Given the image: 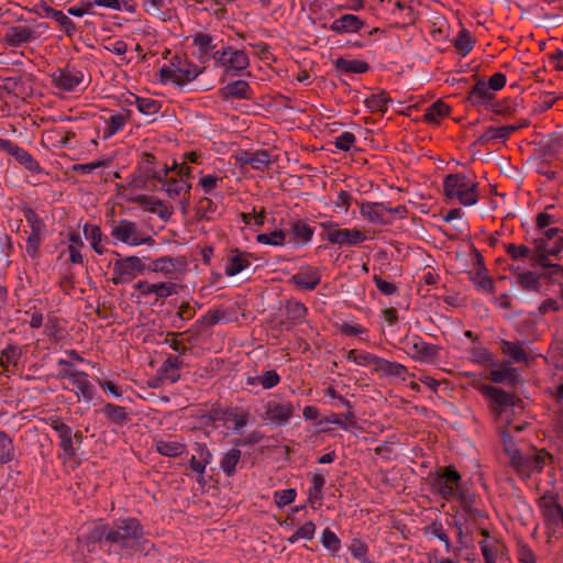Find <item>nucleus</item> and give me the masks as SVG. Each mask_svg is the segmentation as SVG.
Returning <instances> with one entry per match:
<instances>
[{
    "mask_svg": "<svg viewBox=\"0 0 563 563\" xmlns=\"http://www.w3.org/2000/svg\"><path fill=\"white\" fill-rule=\"evenodd\" d=\"M545 522L553 528L562 525L563 527V507L556 501H550L544 505L542 510Z\"/></svg>",
    "mask_w": 563,
    "mask_h": 563,
    "instance_id": "nucleus-31",
    "label": "nucleus"
},
{
    "mask_svg": "<svg viewBox=\"0 0 563 563\" xmlns=\"http://www.w3.org/2000/svg\"><path fill=\"white\" fill-rule=\"evenodd\" d=\"M443 192L449 199H455L465 207L478 201V184L463 173L450 174L443 180Z\"/></svg>",
    "mask_w": 563,
    "mask_h": 563,
    "instance_id": "nucleus-1",
    "label": "nucleus"
},
{
    "mask_svg": "<svg viewBox=\"0 0 563 563\" xmlns=\"http://www.w3.org/2000/svg\"><path fill=\"white\" fill-rule=\"evenodd\" d=\"M241 459V451L239 449H231L223 454L220 461V467L227 476H232L236 472V465Z\"/></svg>",
    "mask_w": 563,
    "mask_h": 563,
    "instance_id": "nucleus-37",
    "label": "nucleus"
},
{
    "mask_svg": "<svg viewBox=\"0 0 563 563\" xmlns=\"http://www.w3.org/2000/svg\"><path fill=\"white\" fill-rule=\"evenodd\" d=\"M448 112L449 107L442 101H437L426 110L424 117L427 121L437 122L439 118L446 115Z\"/></svg>",
    "mask_w": 563,
    "mask_h": 563,
    "instance_id": "nucleus-49",
    "label": "nucleus"
},
{
    "mask_svg": "<svg viewBox=\"0 0 563 563\" xmlns=\"http://www.w3.org/2000/svg\"><path fill=\"white\" fill-rule=\"evenodd\" d=\"M346 360L349 362H354L360 366H371L373 367V372H375L377 363L379 362V356L365 351L350 350L347 352Z\"/></svg>",
    "mask_w": 563,
    "mask_h": 563,
    "instance_id": "nucleus-32",
    "label": "nucleus"
},
{
    "mask_svg": "<svg viewBox=\"0 0 563 563\" xmlns=\"http://www.w3.org/2000/svg\"><path fill=\"white\" fill-rule=\"evenodd\" d=\"M22 352L21 349L15 344H8L0 353V367L2 372L7 371L9 366H16Z\"/></svg>",
    "mask_w": 563,
    "mask_h": 563,
    "instance_id": "nucleus-34",
    "label": "nucleus"
},
{
    "mask_svg": "<svg viewBox=\"0 0 563 563\" xmlns=\"http://www.w3.org/2000/svg\"><path fill=\"white\" fill-rule=\"evenodd\" d=\"M321 543L332 554L338 553L340 551V549H341V541H340V539L329 528H325L322 531Z\"/></svg>",
    "mask_w": 563,
    "mask_h": 563,
    "instance_id": "nucleus-47",
    "label": "nucleus"
},
{
    "mask_svg": "<svg viewBox=\"0 0 563 563\" xmlns=\"http://www.w3.org/2000/svg\"><path fill=\"white\" fill-rule=\"evenodd\" d=\"M519 130V126H515V124H508L503 126H489L486 131L478 137L479 143L485 144L493 141H501L505 142L514 132Z\"/></svg>",
    "mask_w": 563,
    "mask_h": 563,
    "instance_id": "nucleus-23",
    "label": "nucleus"
},
{
    "mask_svg": "<svg viewBox=\"0 0 563 563\" xmlns=\"http://www.w3.org/2000/svg\"><path fill=\"white\" fill-rule=\"evenodd\" d=\"M44 12L46 16L54 19L68 36L73 35L75 32V23L70 18L64 14L63 11L55 10L51 7H45Z\"/></svg>",
    "mask_w": 563,
    "mask_h": 563,
    "instance_id": "nucleus-36",
    "label": "nucleus"
},
{
    "mask_svg": "<svg viewBox=\"0 0 563 563\" xmlns=\"http://www.w3.org/2000/svg\"><path fill=\"white\" fill-rule=\"evenodd\" d=\"M482 393L490 400V409L497 419L504 416L509 418L514 413L516 400L506 390L487 385L482 388Z\"/></svg>",
    "mask_w": 563,
    "mask_h": 563,
    "instance_id": "nucleus-6",
    "label": "nucleus"
},
{
    "mask_svg": "<svg viewBox=\"0 0 563 563\" xmlns=\"http://www.w3.org/2000/svg\"><path fill=\"white\" fill-rule=\"evenodd\" d=\"M143 537V527L135 518L115 520L108 533V544L132 550Z\"/></svg>",
    "mask_w": 563,
    "mask_h": 563,
    "instance_id": "nucleus-2",
    "label": "nucleus"
},
{
    "mask_svg": "<svg viewBox=\"0 0 563 563\" xmlns=\"http://www.w3.org/2000/svg\"><path fill=\"white\" fill-rule=\"evenodd\" d=\"M129 120V112L112 113L106 119V128L103 130V139L107 140L121 131Z\"/></svg>",
    "mask_w": 563,
    "mask_h": 563,
    "instance_id": "nucleus-29",
    "label": "nucleus"
},
{
    "mask_svg": "<svg viewBox=\"0 0 563 563\" xmlns=\"http://www.w3.org/2000/svg\"><path fill=\"white\" fill-rule=\"evenodd\" d=\"M195 45L199 48L201 54H208L214 48L212 37L208 34L199 33L194 38Z\"/></svg>",
    "mask_w": 563,
    "mask_h": 563,
    "instance_id": "nucleus-60",
    "label": "nucleus"
},
{
    "mask_svg": "<svg viewBox=\"0 0 563 563\" xmlns=\"http://www.w3.org/2000/svg\"><path fill=\"white\" fill-rule=\"evenodd\" d=\"M473 45L474 40L470 32H467L466 30L460 31L456 38L454 40V46L456 51L463 56L471 52Z\"/></svg>",
    "mask_w": 563,
    "mask_h": 563,
    "instance_id": "nucleus-45",
    "label": "nucleus"
},
{
    "mask_svg": "<svg viewBox=\"0 0 563 563\" xmlns=\"http://www.w3.org/2000/svg\"><path fill=\"white\" fill-rule=\"evenodd\" d=\"M228 60H229L228 66L234 70H243L250 64L249 56L244 51L233 49L232 47H230V54H229Z\"/></svg>",
    "mask_w": 563,
    "mask_h": 563,
    "instance_id": "nucleus-44",
    "label": "nucleus"
},
{
    "mask_svg": "<svg viewBox=\"0 0 563 563\" xmlns=\"http://www.w3.org/2000/svg\"><path fill=\"white\" fill-rule=\"evenodd\" d=\"M506 252L512 260L526 258L530 255V250L526 245L506 244Z\"/></svg>",
    "mask_w": 563,
    "mask_h": 563,
    "instance_id": "nucleus-63",
    "label": "nucleus"
},
{
    "mask_svg": "<svg viewBox=\"0 0 563 563\" xmlns=\"http://www.w3.org/2000/svg\"><path fill=\"white\" fill-rule=\"evenodd\" d=\"M279 382H280V376L274 369L266 371L265 373L260 375V385L264 389H271V388L277 386L279 384Z\"/></svg>",
    "mask_w": 563,
    "mask_h": 563,
    "instance_id": "nucleus-58",
    "label": "nucleus"
},
{
    "mask_svg": "<svg viewBox=\"0 0 563 563\" xmlns=\"http://www.w3.org/2000/svg\"><path fill=\"white\" fill-rule=\"evenodd\" d=\"M145 269L147 266L137 256L119 258L113 263V283H129Z\"/></svg>",
    "mask_w": 563,
    "mask_h": 563,
    "instance_id": "nucleus-7",
    "label": "nucleus"
},
{
    "mask_svg": "<svg viewBox=\"0 0 563 563\" xmlns=\"http://www.w3.org/2000/svg\"><path fill=\"white\" fill-rule=\"evenodd\" d=\"M320 282L321 275L318 268L311 266L301 267L289 279V283L294 284L297 288L309 291L316 289Z\"/></svg>",
    "mask_w": 563,
    "mask_h": 563,
    "instance_id": "nucleus-13",
    "label": "nucleus"
},
{
    "mask_svg": "<svg viewBox=\"0 0 563 563\" xmlns=\"http://www.w3.org/2000/svg\"><path fill=\"white\" fill-rule=\"evenodd\" d=\"M70 383L74 388L71 389L77 396L78 400L82 399L87 402L91 401L95 394V388L89 380V376L86 372L78 371L77 374L71 378Z\"/></svg>",
    "mask_w": 563,
    "mask_h": 563,
    "instance_id": "nucleus-17",
    "label": "nucleus"
},
{
    "mask_svg": "<svg viewBox=\"0 0 563 563\" xmlns=\"http://www.w3.org/2000/svg\"><path fill=\"white\" fill-rule=\"evenodd\" d=\"M375 373H379L383 376L397 377L405 380L406 376L408 375V369L400 363L379 357Z\"/></svg>",
    "mask_w": 563,
    "mask_h": 563,
    "instance_id": "nucleus-26",
    "label": "nucleus"
},
{
    "mask_svg": "<svg viewBox=\"0 0 563 563\" xmlns=\"http://www.w3.org/2000/svg\"><path fill=\"white\" fill-rule=\"evenodd\" d=\"M159 183L166 195L172 199H178L183 212H186L189 206L191 184L184 178L168 177V175Z\"/></svg>",
    "mask_w": 563,
    "mask_h": 563,
    "instance_id": "nucleus-9",
    "label": "nucleus"
},
{
    "mask_svg": "<svg viewBox=\"0 0 563 563\" xmlns=\"http://www.w3.org/2000/svg\"><path fill=\"white\" fill-rule=\"evenodd\" d=\"M147 269L154 273H161L164 277L173 279L184 271V263L176 257L163 256L152 261Z\"/></svg>",
    "mask_w": 563,
    "mask_h": 563,
    "instance_id": "nucleus-11",
    "label": "nucleus"
},
{
    "mask_svg": "<svg viewBox=\"0 0 563 563\" xmlns=\"http://www.w3.org/2000/svg\"><path fill=\"white\" fill-rule=\"evenodd\" d=\"M177 289H178V286L176 284L163 282V283L155 284V292L154 294L156 295V297L158 299L167 298L172 295L177 294Z\"/></svg>",
    "mask_w": 563,
    "mask_h": 563,
    "instance_id": "nucleus-61",
    "label": "nucleus"
},
{
    "mask_svg": "<svg viewBox=\"0 0 563 563\" xmlns=\"http://www.w3.org/2000/svg\"><path fill=\"white\" fill-rule=\"evenodd\" d=\"M249 266L247 254L234 251L227 260L224 272L228 276H235Z\"/></svg>",
    "mask_w": 563,
    "mask_h": 563,
    "instance_id": "nucleus-28",
    "label": "nucleus"
},
{
    "mask_svg": "<svg viewBox=\"0 0 563 563\" xmlns=\"http://www.w3.org/2000/svg\"><path fill=\"white\" fill-rule=\"evenodd\" d=\"M333 65L340 74H364L369 69V65L366 62L345 57L336 58L333 60Z\"/></svg>",
    "mask_w": 563,
    "mask_h": 563,
    "instance_id": "nucleus-24",
    "label": "nucleus"
},
{
    "mask_svg": "<svg viewBox=\"0 0 563 563\" xmlns=\"http://www.w3.org/2000/svg\"><path fill=\"white\" fill-rule=\"evenodd\" d=\"M538 251L545 252L548 254L558 255L560 252L563 251V236H558L553 242L550 243L545 242H538Z\"/></svg>",
    "mask_w": 563,
    "mask_h": 563,
    "instance_id": "nucleus-53",
    "label": "nucleus"
},
{
    "mask_svg": "<svg viewBox=\"0 0 563 563\" xmlns=\"http://www.w3.org/2000/svg\"><path fill=\"white\" fill-rule=\"evenodd\" d=\"M111 236L117 241L129 246H137L142 244L151 245L154 240L150 235H145L139 225L130 220H119L111 227Z\"/></svg>",
    "mask_w": 563,
    "mask_h": 563,
    "instance_id": "nucleus-4",
    "label": "nucleus"
},
{
    "mask_svg": "<svg viewBox=\"0 0 563 563\" xmlns=\"http://www.w3.org/2000/svg\"><path fill=\"white\" fill-rule=\"evenodd\" d=\"M201 456H202V460H198V459H196V456H191V459L189 461L191 471H194L198 474L205 473L206 466H207V464L210 463V460H211V454L208 450H202Z\"/></svg>",
    "mask_w": 563,
    "mask_h": 563,
    "instance_id": "nucleus-56",
    "label": "nucleus"
},
{
    "mask_svg": "<svg viewBox=\"0 0 563 563\" xmlns=\"http://www.w3.org/2000/svg\"><path fill=\"white\" fill-rule=\"evenodd\" d=\"M14 460V445L12 439L0 431V464H7Z\"/></svg>",
    "mask_w": 563,
    "mask_h": 563,
    "instance_id": "nucleus-39",
    "label": "nucleus"
},
{
    "mask_svg": "<svg viewBox=\"0 0 563 563\" xmlns=\"http://www.w3.org/2000/svg\"><path fill=\"white\" fill-rule=\"evenodd\" d=\"M156 157L150 153L142 154V161L140 163V168L143 172L146 178L155 179L157 181H163L166 176L169 174L170 168L163 164L161 168L156 167Z\"/></svg>",
    "mask_w": 563,
    "mask_h": 563,
    "instance_id": "nucleus-16",
    "label": "nucleus"
},
{
    "mask_svg": "<svg viewBox=\"0 0 563 563\" xmlns=\"http://www.w3.org/2000/svg\"><path fill=\"white\" fill-rule=\"evenodd\" d=\"M133 103L135 104L136 109L145 115L156 114L162 107L158 100L136 96L134 97Z\"/></svg>",
    "mask_w": 563,
    "mask_h": 563,
    "instance_id": "nucleus-41",
    "label": "nucleus"
},
{
    "mask_svg": "<svg viewBox=\"0 0 563 563\" xmlns=\"http://www.w3.org/2000/svg\"><path fill=\"white\" fill-rule=\"evenodd\" d=\"M224 311L221 309L208 310L197 322L196 324H201L206 327H213L220 322L221 319L224 318Z\"/></svg>",
    "mask_w": 563,
    "mask_h": 563,
    "instance_id": "nucleus-51",
    "label": "nucleus"
},
{
    "mask_svg": "<svg viewBox=\"0 0 563 563\" xmlns=\"http://www.w3.org/2000/svg\"><path fill=\"white\" fill-rule=\"evenodd\" d=\"M323 238L333 244L357 245L366 240L365 234L358 229H341L336 223L327 221L321 224Z\"/></svg>",
    "mask_w": 563,
    "mask_h": 563,
    "instance_id": "nucleus-5",
    "label": "nucleus"
},
{
    "mask_svg": "<svg viewBox=\"0 0 563 563\" xmlns=\"http://www.w3.org/2000/svg\"><path fill=\"white\" fill-rule=\"evenodd\" d=\"M170 65L177 71L181 85L196 79L201 73V69L197 65L179 56H174L172 58Z\"/></svg>",
    "mask_w": 563,
    "mask_h": 563,
    "instance_id": "nucleus-18",
    "label": "nucleus"
},
{
    "mask_svg": "<svg viewBox=\"0 0 563 563\" xmlns=\"http://www.w3.org/2000/svg\"><path fill=\"white\" fill-rule=\"evenodd\" d=\"M43 235L42 233L31 232L27 236L25 251L30 257L35 258L37 256Z\"/></svg>",
    "mask_w": 563,
    "mask_h": 563,
    "instance_id": "nucleus-52",
    "label": "nucleus"
},
{
    "mask_svg": "<svg viewBox=\"0 0 563 563\" xmlns=\"http://www.w3.org/2000/svg\"><path fill=\"white\" fill-rule=\"evenodd\" d=\"M324 422L336 424L343 430H350L356 426L355 416L351 410L343 415L331 413Z\"/></svg>",
    "mask_w": 563,
    "mask_h": 563,
    "instance_id": "nucleus-42",
    "label": "nucleus"
},
{
    "mask_svg": "<svg viewBox=\"0 0 563 563\" xmlns=\"http://www.w3.org/2000/svg\"><path fill=\"white\" fill-rule=\"evenodd\" d=\"M296 496H297L296 489L288 488V489L275 492L274 499H275L276 505L279 508H282V507H285V506L291 504L295 500Z\"/></svg>",
    "mask_w": 563,
    "mask_h": 563,
    "instance_id": "nucleus-55",
    "label": "nucleus"
},
{
    "mask_svg": "<svg viewBox=\"0 0 563 563\" xmlns=\"http://www.w3.org/2000/svg\"><path fill=\"white\" fill-rule=\"evenodd\" d=\"M84 74L75 68L58 69L52 75L53 84L65 91H74L82 81Z\"/></svg>",
    "mask_w": 563,
    "mask_h": 563,
    "instance_id": "nucleus-12",
    "label": "nucleus"
},
{
    "mask_svg": "<svg viewBox=\"0 0 563 563\" xmlns=\"http://www.w3.org/2000/svg\"><path fill=\"white\" fill-rule=\"evenodd\" d=\"M292 233L295 238L300 239L301 241H309L312 238L313 231L312 229L302 221H297L291 227Z\"/></svg>",
    "mask_w": 563,
    "mask_h": 563,
    "instance_id": "nucleus-57",
    "label": "nucleus"
},
{
    "mask_svg": "<svg viewBox=\"0 0 563 563\" xmlns=\"http://www.w3.org/2000/svg\"><path fill=\"white\" fill-rule=\"evenodd\" d=\"M550 454L543 451L534 454L533 456L528 457V467L530 471L540 472L548 459H550Z\"/></svg>",
    "mask_w": 563,
    "mask_h": 563,
    "instance_id": "nucleus-59",
    "label": "nucleus"
},
{
    "mask_svg": "<svg viewBox=\"0 0 563 563\" xmlns=\"http://www.w3.org/2000/svg\"><path fill=\"white\" fill-rule=\"evenodd\" d=\"M295 411L290 401L268 400L264 405L262 419L273 426H285L289 422Z\"/></svg>",
    "mask_w": 563,
    "mask_h": 563,
    "instance_id": "nucleus-8",
    "label": "nucleus"
},
{
    "mask_svg": "<svg viewBox=\"0 0 563 563\" xmlns=\"http://www.w3.org/2000/svg\"><path fill=\"white\" fill-rule=\"evenodd\" d=\"M360 211L373 224H388L393 221V217H387V206L383 202H364Z\"/></svg>",
    "mask_w": 563,
    "mask_h": 563,
    "instance_id": "nucleus-14",
    "label": "nucleus"
},
{
    "mask_svg": "<svg viewBox=\"0 0 563 563\" xmlns=\"http://www.w3.org/2000/svg\"><path fill=\"white\" fill-rule=\"evenodd\" d=\"M461 475L453 466H446L437 473L431 481L432 493L440 495L445 500H465L466 489L461 484Z\"/></svg>",
    "mask_w": 563,
    "mask_h": 563,
    "instance_id": "nucleus-3",
    "label": "nucleus"
},
{
    "mask_svg": "<svg viewBox=\"0 0 563 563\" xmlns=\"http://www.w3.org/2000/svg\"><path fill=\"white\" fill-rule=\"evenodd\" d=\"M104 417L114 424L123 426L129 420V412L125 407L108 402L103 406Z\"/></svg>",
    "mask_w": 563,
    "mask_h": 563,
    "instance_id": "nucleus-30",
    "label": "nucleus"
},
{
    "mask_svg": "<svg viewBox=\"0 0 563 563\" xmlns=\"http://www.w3.org/2000/svg\"><path fill=\"white\" fill-rule=\"evenodd\" d=\"M23 216L31 228V232L45 233L46 225L43 219L30 207L22 209Z\"/></svg>",
    "mask_w": 563,
    "mask_h": 563,
    "instance_id": "nucleus-43",
    "label": "nucleus"
},
{
    "mask_svg": "<svg viewBox=\"0 0 563 563\" xmlns=\"http://www.w3.org/2000/svg\"><path fill=\"white\" fill-rule=\"evenodd\" d=\"M389 102L390 98L388 97L386 91L373 93L369 97H367L364 101L366 108L369 109L372 112H386Z\"/></svg>",
    "mask_w": 563,
    "mask_h": 563,
    "instance_id": "nucleus-38",
    "label": "nucleus"
},
{
    "mask_svg": "<svg viewBox=\"0 0 563 563\" xmlns=\"http://www.w3.org/2000/svg\"><path fill=\"white\" fill-rule=\"evenodd\" d=\"M503 353L509 356L515 363H527L529 360L528 353L519 344L509 341H501Z\"/></svg>",
    "mask_w": 563,
    "mask_h": 563,
    "instance_id": "nucleus-35",
    "label": "nucleus"
},
{
    "mask_svg": "<svg viewBox=\"0 0 563 563\" xmlns=\"http://www.w3.org/2000/svg\"><path fill=\"white\" fill-rule=\"evenodd\" d=\"M517 283L527 290L538 291L540 289L539 277L532 272H522L517 274Z\"/></svg>",
    "mask_w": 563,
    "mask_h": 563,
    "instance_id": "nucleus-46",
    "label": "nucleus"
},
{
    "mask_svg": "<svg viewBox=\"0 0 563 563\" xmlns=\"http://www.w3.org/2000/svg\"><path fill=\"white\" fill-rule=\"evenodd\" d=\"M86 239L90 242L91 247H96V244H100L102 241V233L99 227L86 224L84 228Z\"/></svg>",
    "mask_w": 563,
    "mask_h": 563,
    "instance_id": "nucleus-62",
    "label": "nucleus"
},
{
    "mask_svg": "<svg viewBox=\"0 0 563 563\" xmlns=\"http://www.w3.org/2000/svg\"><path fill=\"white\" fill-rule=\"evenodd\" d=\"M271 165V157L267 151L261 150L252 153L251 166L257 170H265Z\"/></svg>",
    "mask_w": 563,
    "mask_h": 563,
    "instance_id": "nucleus-50",
    "label": "nucleus"
},
{
    "mask_svg": "<svg viewBox=\"0 0 563 563\" xmlns=\"http://www.w3.org/2000/svg\"><path fill=\"white\" fill-rule=\"evenodd\" d=\"M494 97L495 93L489 90L487 82L479 79L467 93L466 100L472 106L477 107L487 104Z\"/></svg>",
    "mask_w": 563,
    "mask_h": 563,
    "instance_id": "nucleus-21",
    "label": "nucleus"
},
{
    "mask_svg": "<svg viewBox=\"0 0 563 563\" xmlns=\"http://www.w3.org/2000/svg\"><path fill=\"white\" fill-rule=\"evenodd\" d=\"M34 38V32L25 26H12L5 33L4 41L11 47H19Z\"/></svg>",
    "mask_w": 563,
    "mask_h": 563,
    "instance_id": "nucleus-25",
    "label": "nucleus"
},
{
    "mask_svg": "<svg viewBox=\"0 0 563 563\" xmlns=\"http://www.w3.org/2000/svg\"><path fill=\"white\" fill-rule=\"evenodd\" d=\"M154 446L159 454L168 457L180 456L186 451V445L183 442L176 440L169 441L156 439L154 440Z\"/></svg>",
    "mask_w": 563,
    "mask_h": 563,
    "instance_id": "nucleus-27",
    "label": "nucleus"
},
{
    "mask_svg": "<svg viewBox=\"0 0 563 563\" xmlns=\"http://www.w3.org/2000/svg\"><path fill=\"white\" fill-rule=\"evenodd\" d=\"M220 95L224 100L230 99H252V90L247 81L235 80L229 82L220 89Z\"/></svg>",
    "mask_w": 563,
    "mask_h": 563,
    "instance_id": "nucleus-19",
    "label": "nucleus"
},
{
    "mask_svg": "<svg viewBox=\"0 0 563 563\" xmlns=\"http://www.w3.org/2000/svg\"><path fill=\"white\" fill-rule=\"evenodd\" d=\"M286 320L291 325L301 324L306 321L308 308L295 299L286 300L284 303Z\"/></svg>",
    "mask_w": 563,
    "mask_h": 563,
    "instance_id": "nucleus-22",
    "label": "nucleus"
},
{
    "mask_svg": "<svg viewBox=\"0 0 563 563\" xmlns=\"http://www.w3.org/2000/svg\"><path fill=\"white\" fill-rule=\"evenodd\" d=\"M355 135L352 132L345 131L336 136L333 143L336 148L347 152L355 144Z\"/></svg>",
    "mask_w": 563,
    "mask_h": 563,
    "instance_id": "nucleus-54",
    "label": "nucleus"
},
{
    "mask_svg": "<svg viewBox=\"0 0 563 563\" xmlns=\"http://www.w3.org/2000/svg\"><path fill=\"white\" fill-rule=\"evenodd\" d=\"M365 25L364 21L355 14L346 13L333 20L328 29L336 34L357 33Z\"/></svg>",
    "mask_w": 563,
    "mask_h": 563,
    "instance_id": "nucleus-15",
    "label": "nucleus"
},
{
    "mask_svg": "<svg viewBox=\"0 0 563 563\" xmlns=\"http://www.w3.org/2000/svg\"><path fill=\"white\" fill-rule=\"evenodd\" d=\"M132 200L139 203L145 210L157 213L159 218L164 220L168 219L173 213V211L166 205H164L162 200L154 196L140 195L134 197Z\"/></svg>",
    "mask_w": 563,
    "mask_h": 563,
    "instance_id": "nucleus-20",
    "label": "nucleus"
},
{
    "mask_svg": "<svg viewBox=\"0 0 563 563\" xmlns=\"http://www.w3.org/2000/svg\"><path fill=\"white\" fill-rule=\"evenodd\" d=\"M481 551L484 556L485 563L496 561L497 556V547L492 544L487 540H483L479 542Z\"/></svg>",
    "mask_w": 563,
    "mask_h": 563,
    "instance_id": "nucleus-64",
    "label": "nucleus"
},
{
    "mask_svg": "<svg viewBox=\"0 0 563 563\" xmlns=\"http://www.w3.org/2000/svg\"><path fill=\"white\" fill-rule=\"evenodd\" d=\"M465 497L467 498V501H459L461 503L462 511L464 512L466 520H477L481 518H485L484 511L473 507L475 503V496L466 490Z\"/></svg>",
    "mask_w": 563,
    "mask_h": 563,
    "instance_id": "nucleus-40",
    "label": "nucleus"
},
{
    "mask_svg": "<svg viewBox=\"0 0 563 563\" xmlns=\"http://www.w3.org/2000/svg\"><path fill=\"white\" fill-rule=\"evenodd\" d=\"M10 155L13 156L21 165H23L30 172L37 174L43 172L37 161L27 151L20 147L19 145L14 146Z\"/></svg>",
    "mask_w": 563,
    "mask_h": 563,
    "instance_id": "nucleus-33",
    "label": "nucleus"
},
{
    "mask_svg": "<svg viewBox=\"0 0 563 563\" xmlns=\"http://www.w3.org/2000/svg\"><path fill=\"white\" fill-rule=\"evenodd\" d=\"M406 351L412 358L420 362L432 361L438 355V347L413 335L405 340Z\"/></svg>",
    "mask_w": 563,
    "mask_h": 563,
    "instance_id": "nucleus-10",
    "label": "nucleus"
},
{
    "mask_svg": "<svg viewBox=\"0 0 563 563\" xmlns=\"http://www.w3.org/2000/svg\"><path fill=\"white\" fill-rule=\"evenodd\" d=\"M285 232L283 230H274L269 233H261L256 236V241L262 244L280 246L285 242Z\"/></svg>",
    "mask_w": 563,
    "mask_h": 563,
    "instance_id": "nucleus-48",
    "label": "nucleus"
}]
</instances>
